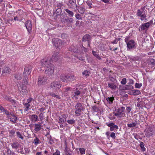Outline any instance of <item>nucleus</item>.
Returning a JSON list of instances; mask_svg holds the SVG:
<instances>
[{"instance_id": "nucleus-29", "label": "nucleus", "mask_w": 155, "mask_h": 155, "mask_svg": "<svg viewBox=\"0 0 155 155\" xmlns=\"http://www.w3.org/2000/svg\"><path fill=\"white\" fill-rule=\"evenodd\" d=\"M10 71L11 69L9 68L8 67H5L2 71V74H8L10 73Z\"/></svg>"}, {"instance_id": "nucleus-23", "label": "nucleus", "mask_w": 155, "mask_h": 155, "mask_svg": "<svg viewBox=\"0 0 155 155\" xmlns=\"http://www.w3.org/2000/svg\"><path fill=\"white\" fill-rule=\"evenodd\" d=\"M72 89V88H71V87H67L66 88H64V90H63V93L64 96H67L68 95V91H71V89Z\"/></svg>"}, {"instance_id": "nucleus-12", "label": "nucleus", "mask_w": 155, "mask_h": 155, "mask_svg": "<svg viewBox=\"0 0 155 155\" xmlns=\"http://www.w3.org/2000/svg\"><path fill=\"white\" fill-rule=\"evenodd\" d=\"M152 20H150L149 22L143 24L141 26V30H145L146 29H147L149 27L150 24L152 23Z\"/></svg>"}, {"instance_id": "nucleus-36", "label": "nucleus", "mask_w": 155, "mask_h": 155, "mask_svg": "<svg viewBox=\"0 0 155 155\" xmlns=\"http://www.w3.org/2000/svg\"><path fill=\"white\" fill-rule=\"evenodd\" d=\"M137 121H136L135 122H134L132 124H127V126L129 127H135L137 124Z\"/></svg>"}, {"instance_id": "nucleus-50", "label": "nucleus", "mask_w": 155, "mask_h": 155, "mask_svg": "<svg viewBox=\"0 0 155 155\" xmlns=\"http://www.w3.org/2000/svg\"><path fill=\"white\" fill-rule=\"evenodd\" d=\"M140 147L141 148V150L142 151H145V148L144 147L143 143L142 142H141L140 144Z\"/></svg>"}, {"instance_id": "nucleus-24", "label": "nucleus", "mask_w": 155, "mask_h": 155, "mask_svg": "<svg viewBox=\"0 0 155 155\" xmlns=\"http://www.w3.org/2000/svg\"><path fill=\"white\" fill-rule=\"evenodd\" d=\"M60 16L62 22L64 23H67L68 17L62 14Z\"/></svg>"}, {"instance_id": "nucleus-54", "label": "nucleus", "mask_w": 155, "mask_h": 155, "mask_svg": "<svg viewBox=\"0 0 155 155\" xmlns=\"http://www.w3.org/2000/svg\"><path fill=\"white\" fill-rule=\"evenodd\" d=\"M61 37L62 39H64L65 38H67L68 36L65 33H63L61 35Z\"/></svg>"}, {"instance_id": "nucleus-8", "label": "nucleus", "mask_w": 155, "mask_h": 155, "mask_svg": "<svg viewBox=\"0 0 155 155\" xmlns=\"http://www.w3.org/2000/svg\"><path fill=\"white\" fill-rule=\"evenodd\" d=\"M61 87V84L58 81L52 82L51 84V87L55 90L59 89Z\"/></svg>"}, {"instance_id": "nucleus-43", "label": "nucleus", "mask_w": 155, "mask_h": 155, "mask_svg": "<svg viewBox=\"0 0 155 155\" xmlns=\"http://www.w3.org/2000/svg\"><path fill=\"white\" fill-rule=\"evenodd\" d=\"M49 95H51L52 96L54 97H56L57 98H58V99H60L61 98V97L59 96L58 95L55 94L54 93H51V92L50 94Z\"/></svg>"}, {"instance_id": "nucleus-20", "label": "nucleus", "mask_w": 155, "mask_h": 155, "mask_svg": "<svg viewBox=\"0 0 155 155\" xmlns=\"http://www.w3.org/2000/svg\"><path fill=\"white\" fill-rule=\"evenodd\" d=\"M41 123L39 122L38 124H35L34 130L36 132L39 131L41 129Z\"/></svg>"}, {"instance_id": "nucleus-19", "label": "nucleus", "mask_w": 155, "mask_h": 155, "mask_svg": "<svg viewBox=\"0 0 155 155\" xmlns=\"http://www.w3.org/2000/svg\"><path fill=\"white\" fill-rule=\"evenodd\" d=\"M108 87L113 91L115 90L117 88V85L114 82H108Z\"/></svg>"}, {"instance_id": "nucleus-58", "label": "nucleus", "mask_w": 155, "mask_h": 155, "mask_svg": "<svg viewBox=\"0 0 155 155\" xmlns=\"http://www.w3.org/2000/svg\"><path fill=\"white\" fill-rule=\"evenodd\" d=\"M60 152L58 150H56L55 153H53L52 155H60Z\"/></svg>"}, {"instance_id": "nucleus-49", "label": "nucleus", "mask_w": 155, "mask_h": 155, "mask_svg": "<svg viewBox=\"0 0 155 155\" xmlns=\"http://www.w3.org/2000/svg\"><path fill=\"white\" fill-rule=\"evenodd\" d=\"M140 20L141 21H143L144 20H146V18L147 17L146 15L145 14H142L140 16Z\"/></svg>"}, {"instance_id": "nucleus-38", "label": "nucleus", "mask_w": 155, "mask_h": 155, "mask_svg": "<svg viewBox=\"0 0 155 155\" xmlns=\"http://www.w3.org/2000/svg\"><path fill=\"white\" fill-rule=\"evenodd\" d=\"M45 112L41 113L39 115V117L41 121H42V120L45 119Z\"/></svg>"}, {"instance_id": "nucleus-7", "label": "nucleus", "mask_w": 155, "mask_h": 155, "mask_svg": "<svg viewBox=\"0 0 155 155\" xmlns=\"http://www.w3.org/2000/svg\"><path fill=\"white\" fill-rule=\"evenodd\" d=\"M52 42L55 47L60 48L63 46L64 42L57 38H54L52 39Z\"/></svg>"}, {"instance_id": "nucleus-59", "label": "nucleus", "mask_w": 155, "mask_h": 155, "mask_svg": "<svg viewBox=\"0 0 155 155\" xmlns=\"http://www.w3.org/2000/svg\"><path fill=\"white\" fill-rule=\"evenodd\" d=\"M110 137L113 139L116 138L115 133L114 132H112L110 134Z\"/></svg>"}, {"instance_id": "nucleus-18", "label": "nucleus", "mask_w": 155, "mask_h": 155, "mask_svg": "<svg viewBox=\"0 0 155 155\" xmlns=\"http://www.w3.org/2000/svg\"><path fill=\"white\" fill-rule=\"evenodd\" d=\"M8 118H9L10 120L14 124H15L16 123L18 119L17 117L13 113H12V114H11V115Z\"/></svg>"}, {"instance_id": "nucleus-64", "label": "nucleus", "mask_w": 155, "mask_h": 155, "mask_svg": "<svg viewBox=\"0 0 155 155\" xmlns=\"http://www.w3.org/2000/svg\"><path fill=\"white\" fill-rule=\"evenodd\" d=\"M72 19L71 18H68L67 19V22L68 24V23H71L72 21Z\"/></svg>"}, {"instance_id": "nucleus-21", "label": "nucleus", "mask_w": 155, "mask_h": 155, "mask_svg": "<svg viewBox=\"0 0 155 155\" xmlns=\"http://www.w3.org/2000/svg\"><path fill=\"white\" fill-rule=\"evenodd\" d=\"M76 9L78 12L81 14H84L85 12V9L82 6H78L76 7Z\"/></svg>"}, {"instance_id": "nucleus-27", "label": "nucleus", "mask_w": 155, "mask_h": 155, "mask_svg": "<svg viewBox=\"0 0 155 155\" xmlns=\"http://www.w3.org/2000/svg\"><path fill=\"white\" fill-rule=\"evenodd\" d=\"M67 75L61 74L60 76V79L63 82H67Z\"/></svg>"}, {"instance_id": "nucleus-15", "label": "nucleus", "mask_w": 155, "mask_h": 155, "mask_svg": "<svg viewBox=\"0 0 155 155\" xmlns=\"http://www.w3.org/2000/svg\"><path fill=\"white\" fill-rule=\"evenodd\" d=\"M69 51L71 52L74 53H78L79 51L78 49V46L74 45H71L69 48Z\"/></svg>"}, {"instance_id": "nucleus-62", "label": "nucleus", "mask_w": 155, "mask_h": 155, "mask_svg": "<svg viewBox=\"0 0 155 155\" xmlns=\"http://www.w3.org/2000/svg\"><path fill=\"white\" fill-rule=\"evenodd\" d=\"M10 136H13L15 134V131L14 130H10L9 132Z\"/></svg>"}, {"instance_id": "nucleus-31", "label": "nucleus", "mask_w": 155, "mask_h": 155, "mask_svg": "<svg viewBox=\"0 0 155 155\" xmlns=\"http://www.w3.org/2000/svg\"><path fill=\"white\" fill-rule=\"evenodd\" d=\"M114 99V98L113 97H108L106 98V100L109 104H112Z\"/></svg>"}, {"instance_id": "nucleus-45", "label": "nucleus", "mask_w": 155, "mask_h": 155, "mask_svg": "<svg viewBox=\"0 0 155 155\" xmlns=\"http://www.w3.org/2000/svg\"><path fill=\"white\" fill-rule=\"evenodd\" d=\"M17 135V137L19 138H20L22 140L24 139V137L21 134V133L19 132H16Z\"/></svg>"}, {"instance_id": "nucleus-2", "label": "nucleus", "mask_w": 155, "mask_h": 155, "mask_svg": "<svg viewBox=\"0 0 155 155\" xmlns=\"http://www.w3.org/2000/svg\"><path fill=\"white\" fill-rule=\"evenodd\" d=\"M75 115L76 116H79L81 115V112L84 110V108L81 103L78 102L75 106Z\"/></svg>"}, {"instance_id": "nucleus-47", "label": "nucleus", "mask_w": 155, "mask_h": 155, "mask_svg": "<svg viewBox=\"0 0 155 155\" xmlns=\"http://www.w3.org/2000/svg\"><path fill=\"white\" fill-rule=\"evenodd\" d=\"M68 123L70 124H72L75 123V120L73 119H71L67 121Z\"/></svg>"}, {"instance_id": "nucleus-41", "label": "nucleus", "mask_w": 155, "mask_h": 155, "mask_svg": "<svg viewBox=\"0 0 155 155\" xmlns=\"http://www.w3.org/2000/svg\"><path fill=\"white\" fill-rule=\"evenodd\" d=\"M7 152L8 155H16L13 151L9 149H7Z\"/></svg>"}, {"instance_id": "nucleus-48", "label": "nucleus", "mask_w": 155, "mask_h": 155, "mask_svg": "<svg viewBox=\"0 0 155 155\" xmlns=\"http://www.w3.org/2000/svg\"><path fill=\"white\" fill-rule=\"evenodd\" d=\"M118 129V126L117 125H114L112 127L110 128V130L111 131L114 130L115 129Z\"/></svg>"}, {"instance_id": "nucleus-32", "label": "nucleus", "mask_w": 155, "mask_h": 155, "mask_svg": "<svg viewBox=\"0 0 155 155\" xmlns=\"http://www.w3.org/2000/svg\"><path fill=\"white\" fill-rule=\"evenodd\" d=\"M132 94L133 95H137L141 94L140 91L138 90H134L132 91Z\"/></svg>"}, {"instance_id": "nucleus-22", "label": "nucleus", "mask_w": 155, "mask_h": 155, "mask_svg": "<svg viewBox=\"0 0 155 155\" xmlns=\"http://www.w3.org/2000/svg\"><path fill=\"white\" fill-rule=\"evenodd\" d=\"M30 120L33 122H36L38 120V117L35 114H32L29 117Z\"/></svg>"}, {"instance_id": "nucleus-37", "label": "nucleus", "mask_w": 155, "mask_h": 155, "mask_svg": "<svg viewBox=\"0 0 155 155\" xmlns=\"http://www.w3.org/2000/svg\"><path fill=\"white\" fill-rule=\"evenodd\" d=\"M69 3L72 6H73L75 5L76 7H77L76 2V0H70L69 1Z\"/></svg>"}, {"instance_id": "nucleus-28", "label": "nucleus", "mask_w": 155, "mask_h": 155, "mask_svg": "<svg viewBox=\"0 0 155 155\" xmlns=\"http://www.w3.org/2000/svg\"><path fill=\"white\" fill-rule=\"evenodd\" d=\"M11 146L13 149L17 150L19 147L20 145L18 142H15L11 143Z\"/></svg>"}, {"instance_id": "nucleus-9", "label": "nucleus", "mask_w": 155, "mask_h": 155, "mask_svg": "<svg viewBox=\"0 0 155 155\" xmlns=\"http://www.w3.org/2000/svg\"><path fill=\"white\" fill-rule=\"evenodd\" d=\"M25 25L27 31L30 33L32 30L31 21L29 20H27L25 22Z\"/></svg>"}, {"instance_id": "nucleus-17", "label": "nucleus", "mask_w": 155, "mask_h": 155, "mask_svg": "<svg viewBox=\"0 0 155 155\" xmlns=\"http://www.w3.org/2000/svg\"><path fill=\"white\" fill-rule=\"evenodd\" d=\"M114 115L120 118L124 117H126V114L118 110H117V113L114 114Z\"/></svg>"}, {"instance_id": "nucleus-11", "label": "nucleus", "mask_w": 155, "mask_h": 155, "mask_svg": "<svg viewBox=\"0 0 155 155\" xmlns=\"http://www.w3.org/2000/svg\"><path fill=\"white\" fill-rule=\"evenodd\" d=\"M81 94V91L78 90V88H76L73 90L72 98H74L75 99L77 100L78 98V96L80 95Z\"/></svg>"}, {"instance_id": "nucleus-39", "label": "nucleus", "mask_w": 155, "mask_h": 155, "mask_svg": "<svg viewBox=\"0 0 155 155\" xmlns=\"http://www.w3.org/2000/svg\"><path fill=\"white\" fill-rule=\"evenodd\" d=\"M90 72L89 71L87 70H85L82 73V75L86 77L89 76Z\"/></svg>"}, {"instance_id": "nucleus-14", "label": "nucleus", "mask_w": 155, "mask_h": 155, "mask_svg": "<svg viewBox=\"0 0 155 155\" xmlns=\"http://www.w3.org/2000/svg\"><path fill=\"white\" fill-rule=\"evenodd\" d=\"M91 39V36L89 35L86 34L83 37L82 41L84 42H86L87 41V46L88 47H90V40Z\"/></svg>"}, {"instance_id": "nucleus-10", "label": "nucleus", "mask_w": 155, "mask_h": 155, "mask_svg": "<svg viewBox=\"0 0 155 155\" xmlns=\"http://www.w3.org/2000/svg\"><path fill=\"white\" fill-rule=\"evenodd\" d=\"M31 72V68L29 65H26L24 69L23 75L24 76H28L30 75Z\"/></svg>"}, {"instance_id": "nucleus-40", "label": "nucleus", "mask_w": 155, "mask_h": 155, "mask_svg": "<svg viewBox=\"0 0 155 155\" xmlns=\"http://www.w3.org/2000/svg\"><path fill=\"white\" fill-rule=\"evenodd\" d=\"M24 105L26 107V108L25 109V111H28V110L29 109V107L30 105V104L28 103H26L24 104Z\"/></svg>"}, {"instance_id": "nucleus-56", "label": "nucleus", "mask_w": 155, "mask_h": 155, "mask_svg": "<svg viewBox=\"0 0 155 155\" xmlns=\"http://www.w3.org/2000/svg\"><path fill=\"white\" fill-rule=\"evenodd\" d=\"M56 13L58 14H60L61 12V8H58L56 11Z\"/></svg>"}, {"instance_id": "nucleus-6", "label": "nucleus", "mask_w": 155, "mask_h": 155, "mask_svg": "<svg viewBox=\"0 0 155 155\" xmlns=\"http://www.w3.org/2000/svg\"><path fill=\"white\" fill-rule=\"evenodd\" d=\"M124 41L127 44L128 48L131 49L135 48L136 43L134 40H129V38L127 37L125 39Z\"/></svg>"}, {"instance_id": "nucleus-25", "label": "nucleus", "mask_w": 155, "mask_h": 155, "mask_svg": "<svg viewBox=\"0 0 155 155\" xmlns=\"http://www.w3.org/2000/svg\"><path fill=\"white\" fill-rule=\"evenodd\" d=\"M5 99L7 101L11 102L14 107H16V101L15 100L12 99L9 97H6Z\"/></svg>"}, {"instance_id": "nucleus-52", "label": "nucleus", "mask_w": 155, "mask_h": 155, "mask_svg": "<svg viewBox=\"0 0 155 155\" xmlns=\"http://www.w3.org/2000/svg\"><path fill=\"white\" fill-rule=\"evenodd\" d=\"M143 13V12L141 11L140 9H138L137 11V16L139 17H140L141 16L142 14V13Z\"/></svg>"}, {"instance_id": "nucleus-55", "label": "nucleus", "mask_w": 155, "mask_h": 155, "mask_svg": "<svg viewBox=\"0 0 155 155\" xmlns=\"http://www.w3.org/2000/svg\"><path fill=\"white\" fill-rule=\"evenodd\" d=\"M5 112V113L7 115L8 118L11 115V114H12V113H9L8 111L5 110V111H4Z\"/></svg>"}, {"instance_id": "nucleus-42", "label": "nucleus", "mask_w": 155, "mask_h": 155, "mask_svg": "<svg viewBox=\"0 0 155 155\" xmlns=\"http://www.w3.org/2000/svg\"><path fill=\"white\" fill-rule=\"evenodd\" d=\"M47 138L48 141L49 143L50 144H52L53 143V140L52 139L51 135H49L47 137Z\"/></svg>"}, {"instance_id": "nucleus-5", "label": "nucleus", "mask_w": 155, "mask_h": 155, "mask_svg": "<svg viewBox=\"0 0 155 155\" xmlns=\"http://www.w3.org/2000/svg\"><path fill=\"white\" fill-rule=\"evenodd\" d=\"M27 76H25L26 77L24 79V82L21 85H20V86L18 85V90L21 92H24L26 89V87L25 85L27 84L28 83V78H27Z\"/></svg>"}, {"instance_id": "nucleus-1", "label": "nucleus", "mask_w": 155, "mask_h": 155, "mask_svg": "<svg viewBox=\"0 0 155 155\" xmlns=\"http://www.w3.org/2000/svg\"><path fill=\"white\" fill-rule=\"evenodd\" d=\"M50 61L46 59H43L41 61V66L45 69V74L48 77L53 75L54 70V66Z\"/></svg>"}, {"instance_id": "nucleus-16", "label": "nucleus", "mask_w": 155, "mask_h": 155, "mask_svg": "<svg viewBox=\"0 0 155 155\" xmlns=\"http://www.w3.org/2000/svg\"><path fill=\"white\" fill-rule=\"evenodd\" d=\"M67 115L63 114L59 117V123L60 124H63L66 120Z\"/></svg>"}, {"instance_id": "nucleus-34", "label": "nucleus", "mask_w": 155, "mask_h": 155, "mask_svg": "<svg viewBox=\"0 0 155 155\" xmlns=\"http://www.w3.org/2000/svg\"><path fill=\"white\" fill-rule=\"evenodd\" d=\"M92 54L93 55L97 58L98 60H101V58L99 56V54H98V53L94 51H92Z\"/></svg>"}, {"instance_id": "nucleus-46", "label": "nucleus", "mask_w": 155, "mask_h": 155, "mask_svg": "<svg viewBox=\"0 0 155 155\" xmlns=\"http://www.w3.org/2000/svg\"><path fill=\"white\" fill-rule=\"evenodd\" d=\"M79 150L81 155H82V154H85V150L84 148H80Z\"/></svg>"}, {"instance_id": "nucleus-26", "label": "nucleus", "mask_w": 155, "mask_h": 155, "mask_svg": "<svg viewBox=\"0 0 155 155\" xmlns=\"http://www.w3.org/2000/svg\"><path fill=\"white\" fill-rule=\"evenodd\" d=\"M67 82L72 81L75 80V77L74 75H67Z\"/></svg>"}, {"instance_id": "nucleus-35", "label": "nucleus", "mask_w": 155, "mask_h": 155, "mask_svg": "<svg viewBox=\"0 0 155 155\" xmlns=\"http://www.w3.org/2000/svg\"><path fill=\"white\" fill-rule=\"evenodd\" d=\"M149 64L151 65V67H153L155 65V60L153 59H150L149 62Z\"/></svg>"}, {"instance_id": "nucleus-33", "label": "nucleus", "mask_w": 155, "mask_h": 155, "mask_svg": "<svg viewBox=\"0 0 155 155\" xmlns=\"http://www.w3.org/2000/svg\"><path fill=\"white\" fill-rule=\"evenodd\" d=\"M65 11L67 13L68 15L70 17H73L74 16V13L73 12L67 9H64Z\"/></svg>"}, {"instance_id": "nucleus-53", "label": "nucleus", "mask_w": 155, "mask_h": 155, "mask_svg": "<svg viewBox=\"0 0 155 155\" xmlns=\"http://www.w3.org/2000/svg\"><path fill=\"white\" fill-rule=\"evenodd\" d=\"M142 85V84L141 83H136L135 84V87L136 88H140Z\"/></svg>"}, {"instance_id": "nucleus-44", "label": "nucleus", "mask_w": 155, "mask_h": 155, "mask_svg": "<svg viewBox=\"0 0 155 155\" xmlns=\"http://www.w3.org/2000/svg\"><path fill=\"white\" fill-rule=\"evenodd\" d=\"M92 1L91 0H87V1L86 2V3H87V4L89 6V8H91L92 7L91 6V5H92Z\"/></svg>"}, {"instance_id": "nucleus-61", "label": "nucleus", "mask_w": 155, "mask_h": 155, "mask_svg": "<svg viewBox=\"0 0 155 155\" xmlns=\"http://www.w3.org/2000/svg\"><path fill=\"white\" fill-rule=\"evenodd\" d=\"M15 77L17 80H21L22 78L21 76L18 74L15 75Z\"/></svg>"}, {"instance_id": "nucleus-13", "label": "nucleus", "mask_w": 155, "mask_h": 155, "mask_svg": "<svg viewBox=\"0 0 155 155\" xmlns=\"http://www.w3.org/2000/svg\"><path fill=\"white\" fill-rule=\"evenodd\" d=\"M61 55L58 52H54L52 58L51 60L56 62L60 58Z\"/></svg>"}, {"instance_id": "nucleus-60", "label": "nucleus", "mask_w": 155, "mask_h": 155, "mask_svg": "<svg viewBox=\"0 0 155 155\" xmlns=\"http://www.w3.org/2000/svg\"><path fill=\"white\" fill-rule=\"evenodd\" d=\"M127 83V81L126 78H123L121 82V83L122 84H125Z\"/></svg>"}, {"instance_id": "nucleus-57", "label": "nucleus", "mask_w": 155, "mask_h": 155, "mask_svg": "<svg viewBox=\"0 0 155 155\" xmlns=\"http://www.w3.org/2000/svg\"><path fill=\"white\" fill-rule=\"evenodd\" d=\"M125 107H121L118 108L117 109V110H118L120 111L123 112H124L125 110Z\"/></svg>"}, {"instance_id": "nucleus-3", "label": "nucleus", "mask_w": 155, "mask_h": 155, "mask_svg": "<svg viewBox=\"0 0 155 155\" xmlns=\"http://www.w3.org/2000/svg\"><path fill=\"white\" fill-rule=\"evenodd\" d=\"M144 133L146 137L149 138L155 134V127L151 126L147 128L145 130Z\"/></svg>"}, {"instance_id": "nucleus-4", "label": "nucleus", "mask_w": 155, "mask_h": 155, "mask_svg": "<svg viewBox=\"0 0 155 155\" xmlns=\"http://www.w3.org/2000/svg\"><path fill=\"white\" fill-rule=\"evenodd\" d=\"M37 84L39 86L45 85L47 83V78L44 75L39 76L38 78Z\"/></svg>"}, {"instance_id": "nucleus-51", "label": "nucleus", "mask_w": 155, "mask_h": 155, "mask_svg": "<svg viewBox=\"0 0 155 155\" xmlns=\"http://www.w3.org/2000/svg\"><path fill=\"white\" fill-rule=\"evenodd\" d=\"M75 18L78 20H82V18L80 15L78 14H76L75 15Z\"/></svg>"}, {"instance_id": "nucleus-63", "label": "nucleus", "mask_w": 155, "mask_h": 155, "mask_svg": "<svg viewBox=\"0 0 155 155\" xmlns=\"http://www.w3.org/2000/svg\"><path fill=\"white\" fill-rule=\"evenodd\" d=\"M114 62V60H108V59H107V60H106V62L107 64H108V63L111 64V63H112Z\"/></svg>"}, {"instance_id": "nucleus-30", "label": "nucleus", "mask_w": 155, "mask_h": 155, "mask_svg": "<svg viewBox=\"0 0 155 155\" xmlns=\"http://www.w3.org/2000/svg\"><path fill=\"white\" fill-rule=\"evenodd\" d=\"M34 136L35 137V138L33 142L35 145H37L41 143V142L39 139L35 135Z\"/></svg>"}]
</instances>
